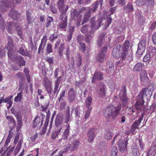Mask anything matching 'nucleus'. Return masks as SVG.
Listing matches in <instances>:
<instances>
[{
  "mask_svg": "<svg viewBox=\"0 0 156 156\" xmlns=\"http://www.w3.org/2000/svg\"><path fill=\"white\" fill-rule=\"evenodd\" d=\"M140 81L144 85L148 84L149 78L148 77L147 73L145 70H142L140 74Z\"/></svg>",
  "mask_w": 156,
  "mask_h": 156,
  "instance_id": "nucleus-10",
  "label": "nucleus"
},
{
  "mask_svg": "<svg viewBox=\"0 0 156 156\" xmlns=\"http://www.w3.org/2000/svg\"><path fill=\"white\" fill-rule=\"evenodd\" d=\"M10 140L11 139H10L8 138H7L5 145L2 148L1 151H0V153H1L3 152L5 153L7 151L8 149V145L9 143H10Z\"/></svg>",
  "mask_w": 156,
  "mask_h": 156,
  "instance_id": "nucleus-33",
  "label": "nucleus"
},
{
  "mask_svg": "<svg viewBox=\"0 0 156 156\" xmlns=\"http://www.w3.org/2000/svg\"><path fill=\"white\" fill-rule=\"evenodd\" d=\"M65 48V44L64 43L61 44L59 47L58 50V53L60 56H62L63 55V52Z\"/></svg>",
  "mask_w": 156,
  "mask_h": 156,
  "instance_id": "nucleus-46",
  "label": "nucleus"
},
{
  "mask_svg": "<svg viewBox=\"0 0 156 156\" xmlns=\"http://www.w3.org/2000/svg\"><path fill=\"white\" fill-rule=\"evenodd\" d=\"M20 25V24L17 22H9L7 24L6 29L8 33H11L12 32V29L13 26H14L15 28H17V26H19Z\"/></svg>",
  "mask_w": 156,
  "mask_h": 156,
  "instance_id": "nucleus-20",
  "label": "nucleus"
},
{
  "mask_svg": "<svg viewBox=\"0 0 156 156\" xmlns=\"http://www.w3.org/2000/svg\"><path fill=\"white\" fill-rule=\"evenodd\" d=\"M26 19L27 21V24H30L34 22L35 17L32 12L27 10L26 13Z\"/></svg>",
  "mask_w": 156,
  "mask_h": 156,
  "instance_id": "nucleus-16",
  "label": "nucleus"
},
{
  "mask_svg": "<svg viewBox=\"0 0 156 156\" xmlns=\"http://www.w3.org/2000/svg\"><path fill=\"white\" fill-rule=\"evenodd\" d=\"M95 19L94 17H92L91 19V27L93 28L94 31L98 28L101 26V20L99 19L96 21H95Z\"/></svg>",
  "mask_w": 156,
  "mask_h": 156,
  "instance_id": "nucleus-12",
  "label": "nucleus"
},
{
  "mask_svg": "<svg viewBox=\"0 0 156 156\" xmlns=\"http://www.w3.org/2000/svg\"><path fill=\"white\" fill-rule=\"evenodd\" d=\"M66 0H59L57 3L58 9L61 14H66L69 8L68 5H65Z\"/></svg>",
  "mask_w": 156,
  "mask_h": 156,
  "instance_id": "nucleus-9",
  "label": "nucleus"
},
{
  "mask_svg": "<svg viewBox=\"0 0 156 156\" xmlns=\"http://www.w3.org/2000/svg\"><path fill=\"white\" fill-rule=\"evenodd\" d=\"M49 105V102L48 101L47 102H46L44 103V105H42L41 108L42 110H41V111H45L47 110L48 107Z\"/></svg>",
  "mask_w": 156,
  "mask_h": 156,
  "instance_id": "nucleus-54",
  "label": "nucleus"
},
{
  "mask_svg": "<svg viewBox=\"0 0 156 156\" xmlns=\"http://www.w3.org/2000/svg\"><path fill=\"white\" fill-rule=\"evenodd\" d=\"M103 74L102 72L95 71L93 75L92 82L93 83H94L96 80L98 81L102 80L103 79Z\"/></svg>",
  "mask_w": 156,
  "mask_h": 156,
  "instance_id": "nucleus-13",
  "label": "nucleus"
},
{
  "mask_svg": "<svg viewBox=\"0 0 156 156\" xmlns=\"http://www.w3.org/2000/svg\"><path fill=\"white\" fill-rule=\"evenodd\" d=\"M46 60L47 62L49 63L50 65H52L53 63V60L51 57H47Z\"/></svg>",
  "mask_w": 156,
  "mask_h": 156,
  "instance_id": "nucleus-63",
  "label": "nucleus"
},
{
  "mask_svg": "<svg viewBox=\"0 0 156 156\" xmlns=\"http://www.w3.org/2000/svg\"><path fill=\"white\" fill-rule=\"evenodd\" d=\"M151 58V55L150 53H147L143 58V61L144 62H146Z\"/></svg>",
  "mask_w": 156,
  "mask_h": 156,
  "instance_id": "nucleus-60",
  "label": "nucleus"
},
{
  "mask_svg": "<svg viewBox=\"0 0 156 156\" xmlns=\"http://www.w3.org/2000/svg\"><path fill=\"white\" fill-rule=\"evenodd\" d=\"M71 15L72 19L76 22V25L78 27L80 25L82 20V16L80 15V13L76 9H74L71 12Z\"/></svg>",
  "mask_w": 156,
  "mask_h": 156,
  "instance_id": "nucleus-8",
  "label": "nucleus"
},
{
  "mask_svg": "<svg viewBox=\"0 0 156 156\" xmlns=\"http://www.w3.org/2000/svg\"><path fill=\"white\" fill-rule=\"evenodd\" d=\"M17 129H20L22 125L21 118L17 117Z\"/></svg>",
  "mask_w": 156,
  "mask_h": 156,
  "instance_id": "nucleus-50",
  "label": "nucleus"
},
{
  "mask_svg": "<svg viewBox=\"0 0 156 156\" xmlns=\"http://www.w3.org/2000/svg\"><path fill=\"white\" fill-rule=\"evenodd\" d=\"M76 97L75 91L74 89L71 88L68 93V98L69 102L71 103L74 100Z\"/></svg>",
  "mask_w": 156,
  "mask_h": 156,
  "instance_id": "nucleus-17",
  "label": "nucleus"
},
{
  "mask_svg": "<svg viewBox=\"0 0 156 156\" xmlns=\"http://www.w3.org/2000/svg\"><path fill=\"white\" fill-rule=\"evenodd\" d=\"M50 9L53 13H57V10L55 5H51L50 7Z\"/></svg>",
  "mask_w": 156,
  "mask_h": 156,
  "instance_id": "nucleus-62",
  "label": "nucleus"
},
{
  "mask_svg": "<svg viewBox=\"0 0 156 156\" xmlns=\"http://www.w3.org/2000/svg\"><path fill=\"white\" fill-rule=\"evenodd\" d=\"M92 99L91 97H88L85 101V105L87 108H89L91 105Z\"/></svg>",
  "mask_w": 156,
  "mask_h": 156,
  "instance_id": "nucleus-38",
  "label": "nucleus"
},
{
  "mask_svg": "<svg viewBox=\"0 0 156 156\" xmlns=\"http://www.w3.org/2000/svg\"><path fill=\"white\" fill-rule=\"evenodd\" d=\"M59 85L55 84V87L54 88V90L53 91V95H55V94L56 93V95H57L60 90L61 88V86H60L59 87Z\"/></svg>",
  "mask_w": 156,
  "mask_h": 156,
  "instance_id": "nucleus-47",
  "label": "nucleus"
},
{
  "mask_svg": "<svg viewBox=\"0 0 156 156\" xmlns=\"http://www.w3.org/2000/svg\"><path fill=\"white\" fill-rule=\"evenodd\" d=\"M105 138L107 140L111 139L112 137V134L109 130L106 131L105 133Z\"/></svg>",
  "mask_w": 156,
  "mask_h": 156,
  "instance_id": "nucleus-41",
  "label": "nucleus"
},
{
  "mask_svg": "<svg viewBox=\"0 0 156 156\" xmlns=\"http://www.w3.org/2000/svg\"><path fill=\"white\" fill-rule=\"evenodd\" d=\"M124 10L126 13L132 12L134 10L133 5L132 4L129 3L124 7Z\"/></svg>",
  "mask_w": 156,
  "mask_h": 156,
  "instance_id": "nucleus-29",
  "label": "nucleus"
},
{
  "mask_svg": "<svg viewBox=\"0 0 156 156\" xmlns=\"http://www.w3.org/2000/svg\"><path fill=\"white\" fill-rule=\"evenodd\" d=\"M118 141V145L119 150L121 152H123L127 149V146L128 143L126 139L124 137H122L119 134L116 135L114 137L112 142V145H113L115 143V141Z\"/></svg>",
  "mask_w": 156,
  "mask_h": 156,
  "instance_id": "nucleus-3",
  "label": "nucleus"
},
{
  "mask_svg": "<svg viewBox=\"0 0 156 156\" xmlns=\"http://www.w3.org/2000/svg\"><path fill=\"white\" fill-rule=\"evenodd\" d=\"M121 109V105L115 106L109 105L103 110V115L108 120H115L119 114Z\"/></svg>",
  "mask_w": 156,
  "mask_h": 156,
  "instance_id": "nucleus-2",
  "label": "nucleus"
},
{
  "mask_svg": "<svg viewBox=\"0 0 156 156\" xmlns=\"http://www.w3.org/2000/svg\"><path fill=\"white\" fill-rule=\"evenodd\" d=\"M105 55L104 53L99 52L97 57V60L100 62H103L105 61Z\"/></svg>",
  "mask_w": 156,
  "mask_h": 156,
  "instance_id": "nucleus-34",
  "label": "nucleus"
},
{
  "mask_svg": "<svg viewBox=\"0 0 156 156\" xmlns=\"http://www.w3.org/2000/svg\"><path fill=\"white\" fill-rule=\"evenodd\" d=\"M80 144L79 141L77 140H74L71 145L72 149L73 151L76 150L79 145Z\"/></svg>",
  "mask_w": 156,
  "mask_h": 156,
  "instance_id": "nucleus-39",
  "label": "nucleus"
},
{
  "mask_svg": "<svg viewBox=\"0 0 156 156\" xmlns=\"http://www.w3.org/2000/svg\"><path fill=\"white\" fill-rule=\"evenodd\" d=\"M52 24H53V19L51 17L48 16L47 19L46 27H51Z\"/></svg>",
  "mask_w": 156,
  "mask_h": 156,
  "instance_id": "nucleus-43",
  "label": "nucleus"
},
{
  "mask_svg": "<svg viewBox=\"0 0 156 156\" xmlns=\"http://www.w3.org/2000/svg\"><path fill=\"white\" fill-rule=\"evenodd\" d=\"M52 52V46L51 44H47L46 48V52L47 54H49L50 53Z\"/></svg>",
  "mask_w": 156,
  "mask_h": 156,
  "instance_id": "nucleus-52",
  "label": "nucleus"
},
{
  "mask_svg": "<svg viewBox=\"0 0 156 156\" xmlns=\"http://www.w3.org/2000/svg\"><path fill=\"white\" fill-rule=\"evenodd\" d=\"M66 114L65 116V119L64 122L67 123L69 121L72 114L70 115V107L69 106L66 107Z\"/></svg>",
  "mask_w": 156,
  "mask_h": 156,
  "instance_id": "nucleus-27",
  "label": "nucleus"
},
{
  "mask_svg": "<svg viewBox=\"0 0 156 156\" xmlns=\"http://www.w3.org/2000/svg\"><path fill=\"white\" fill-rule=\"evenodd\" d=\"M139 93L143 97L145 95L147 98L150 97L152 95V93L147 90L146 87L142 88Z\"/></svg>",
  "mask_w": 156,
  "mask_h": 156,
  "instance_id": "nucleus-24",
  "label": "nucleus"
},
{
  "mask_svg": "<svg viewBox=\"0 0 156 156\" xmlns=\"http://www.w3.org/2000/svg\"><path fill=\"white\" fill-rule=\"evenodd\" d=\"M22 145L20 144H17L16 147L14 152V154L15 155H16L20 150Z\"/></svg>",
  "mask_w": 156,
  "mask_h": 156,
  "instance_id": "nucleus-53",
  "label": "nucleus"
},
{
  "mask_svg": "<svg viewBox=\"0 0 156 156\" xmlns=\"http://www.w3.org/2000/svg\"><path fill=\"white\" fill-rule=\"evenodd\" d=\"M156 110V106L154 105H152L149 108H148L147 105H146L142 111L144 113H147L148 114H152Z\"/></svg>",
  "mask_w": 156,
  "mask_h": 156,
  "instance_id": "nucleus-21",
  "label": "nucleus"
},
{
  "mask_svg": "<svg viewBox=\"0 0 156 156\" xmlns=\"http://www.w3.org/2000/svg\"><path fill=\"white\" fill-rule=\"evenodd\" d=\"M126 86L123 85L120 91L119 96L120 99L122 102V104L124 106L126 105L128 100V98L126 97Z\"/></svg>",
  "mask_w": 156,
  "mask_h": 156,
  "instance_id": "nucleus-6",
  "label": "nucleus"
},
{
  "mask_svg": "<svg viewBox=\"0 0 156 156\" xmlns=\"http://www.w3.org/2000/svg\"><path fill=\"white\" fill-rule=\"evenodd\" d=\"M45 87L49 86L51 85L49 80L46 78H45L44 79L43 81Z\"/></svg>",
  "mask_w": 156,
  "mask_h": 156,
  "instance_id": "nucleus-61",
  "label": "nucleus"
},
{
  "mask_svg": "<svg viewBox=\"0 0 156 156\" xmlns=\"http://www.w3.org/2000/svg\"><path fill=\"white\" fill-rule=\"evenodd\" d=\"M47 38L46 35L44 36L41 40V43L39 45L38 50V53L39 54L42 53L43 52L44 46L47 41Z\"/></svg>",
  "mask_w": 156,
  "mask_h": 156,
  "instance_id": "nucleus-18",
  "label": "nucleus"
},
{
  "mask_svg": "<svg viewBox=\"0 0 156 156\" xmlns=\"http://www.w3.org/2000/svg\"><path fill=\"white\" fill-rule=\"evenodd\" d=\"M95 130V129L91 128L89 130L88 132V141L90 143H92L94 139L95 136L94 133Z\"/></svg>",
  "mask_w": 156,
  "mask_h": 156,
  "instance_id": "nucleus-19",
  "label": "nucleus"
},
{
  "mask_svg": "<svg viewBox=\"0 0 156 156\" xmlns=\"http://www.w3.org/2000/svg\"><path fill=\"white\" fill-rule=\"evenodd\" d=\"M130 47V43L128 40L124 41L122 48L120 45H117L112 50V54L113 56L115 58L120 57L122 61L127 60L128 57L129 56L128 52L129 51Z\"/></svg>",
  "mask_w": 156,
  "mask_h": 156,
  "instance_id": "nucleus-1",
  "label": "nucleus"
},
{
  "mask_svg": "<svg viewBox=\"0 0 156 156\" xmlns=\"http://www.w3.org/2000/svg\"><path fill=\"white\" fill-rule=\"evenodd\" d=\"M91 13V12L89 10H88L87 12L85 13L84 15L83 22L81 24L82 25L83 24L88 20L90 17Z\"/></svg>",
  "mask_w": 156,
  "mask_h": 156,
  "instance_id": "nucleus-32",
  "label": "nucleus"
},
{
  "mask_svg": "<svg viewBox=\"0 0 156 156\" xmlns=\"http://www.w3.org/2000/svg\"><path fill=\"white\" fill-rule=\"evenodd\" d=\"M8 41L7 45V49L8 50V55L9 56L10 52L12 51L13 48V42L12 39L10 36L8 37Z\"/></svg>",
  "mask_w": 156,
  "mask_h": 156,
  "instance_id": "nucleus-22",
  "label": "nucleus"
},
{
  "mask_svg": "<svg viewBox=\"0 0 156 156\" xmlns=\"http://www.w3.org/2000/svg\"><path fill=\"white\" fill-rule=\"evenodd\" d=\"M41 121L40 117H39L38 115H37L33 123V128H34L36 127L39 123Z\"/></svg>",
  "mask_w": 156,
  "mask_h": 156,
  "instance_id": "nucleus-40",
  "label": "nucleus"
},
{
  "mask_svg": "<svg viewBox=\"0 0 156 156\" xmlns=\"http://www.w3.org/2000/svg\"><path fill=\"white\" fill-rule=\"evenodd\" d=\"M82 59L81 58V56L80 55H78V58L76 60L77 61V66H78V68L80 67V66L82 64Z\"/></svg>",
  "mask_w": 156,
  "mask_h": 156,
  "instance_id": "nucleus-59",
  "label": "nucleus"
},
{
  "mask_svg": "<svg viewBox=\"0 0 156 156\" xmlns=\"http://www.w3.org/2000/svg\"><path fill=\"white\" fill-rule=\"evenodd\" d=\"M152 38L153 43L156 44V32L154 33L152 36Z\"/></svg>",
  "mask_w": 156,
  "mask_h": 156,
  "instance_id": "nucleus-64",
  "label": "nucleus"
},
{
  "mask_svg": "<svg viewBox=\"0 0 156 156\" xmlns=\"http://www.w3.org/2000/svg\"><path fill=\"white\" fill-rule=\"evenodd\" d=\"M16 29L17 31L18 34L20 37L22 38V37H23V33L22 29L20 27V25L19 26H17V28H16Z\"/></svg>",
  "mask_w": 156,
  "mask_h": 156,
  "instance_id": "nucleus-57",
  "label": "nucleus"
},
{
  "mask_svg": "<svg viewBox=\"0 0 156 156\" xmlns=\"http://www.w3.org/2000/svg\"><path fill=\"white\" fill-rule=\"evenodd\" d=\"M92 109V108H89L86 111L84 115V119H87L89 118L90 115V114Z\"/></svg>",
  "mask_w": 156,
  "mask_h": 156,
  "instance_id": "nucleus-49",
  "label": "nucleus"
},
{
  "mask_svg": "<svg viewBox=\"0 0 156 156\" xmlns=\"http://www.w3.org/2000/svg\"><path fill=\"white\" fill-rule=\"evenodd\" d=\"M12 95H10L9 96L5 98L4 99L3 102L7 103L9 105V106L7 107V108H10L12 106V101H11V99L13 97Z\"/></svg>",
  "mask_w": 156,
  "mask_h": 156,
  "instance_id": "nucleus-28",
  "label": "nucleus"
},
{
  "mask_svg": "<svg viewBox=\"0 0 156 156\" xmlns=\"http://www.w3.org/2000/svg\"><path fill=\"white\" fill-rule=\"evenodd\" d=\"M146 41L145 39H142L139 42L138 44V47L140 48H142V50L146 48Z\"/></svg>",
  "mask_w": 156,
  "mask_h": 156,
  "instance_id": "nucleus-42",
  "label": "nucleus"
},
{
  "mask_svg": "<svg viewBox=\"0 0 156 156\" xmlns=\"http://www.w3.org/2000/svg\"><path fill=\"white\" fill-rule=\"evenodd\" d=\"M17 59L19 67H20L22 66H25L26 62L24 60L22 56H18L17 57Z\"/></svg>",
  "mask_w": 156,
  "mask_h": 156,
  "instance_id": "nucleus-31",
  "label": "nucleus"
},
{
  "mask_svg": "<svg viewBox=\"0 0 156 156\" xmlns=\"http://www.w3.org/2000/svg\"><path fill=\"white\" fill-rule=\"evenodd\" d=\"M132 153L134 156H139L140 155L139 149L136 147L133 148Z\"/></svg>",
  "mask_w": 156,
  "mask_h": 156,
  "instance_id": "nucleus-48",
  "label": "nucleus"
},
{
  "mask_svg": "<svg viewBox=\"0 0 156 156\" xmlns=\"http://www.w3.org/2000/svg\"><path fill=\"white\" fill-rule=\"evenodd\" d=\"M105 35V33L100 34L99 35L98 39L97 40V44L99 47L102 46L103 43V41L104 40V37Z\"/></svg>",
  "mask_w": 156,
  "mask_h": 156,
  "instance_id": "nucleus-25",
  "label": "nucleus"
},
{
  "mask_svg": "<svg viewBox=\"0 0 156 156\" xmlns=\"http://www.w3.org/2000/svg\"><path fill=\"white\" fill-rule=\"evenodd\" d=\"M66 106V103L64 101L61 102L59 107V109L60 111L63 110L65 108Z\"/></svg>",
  "mask_w": 156,
  "mask_h": 156,
  "instance_id": "nucleus-56",
  "label": "nucleus"
},
{
  "mask_svg": "<svg viewBox=\"0 0 156 156\" xmlns=\"http://www.w3.org/2000/svg\"><path fill=\"white\" fill-rule=\"evenodd\" d=\"M135 107L137 110L142 111L146 105H144V97L139 93L136 98Z\"/></svg>",
  "mask_w": 156,
  "mask_h": 156,
  "instance_id": "nucleus-7",
  "label": "nucleus"
},
{
  "mask_svg": "<svg viewBox=\"0 0 156 156\" xmlns=\"http://www.w3.org/2000/svg\"><path fill=\"white\" fill-rule=\"evenodd\" d=\"M22 99V92L18 93L17 95L15 98L14 101L16 102H20Z\"/></svg>",
  "mask_w": 156,
  "mask_h": 156,
  "instance_id": "nucleus-45",
  "label": "nucleus"
},
{
  "mask_svg": "<svg viewBox=\"0 0 156 156\" xmlns=\"http://www.w3.org/2000/svg\"><path fill=\"white\" fill-rule=\"evenodd\" d=\"M107 65V68L106 69V72L107 74H111L114 70V64L111 62H108Z\"/></svg>",
  "mask_w": 156,
  "mask_h": 156,
  "instance_id": "nucleus-26",
  "label": "nucleus"
},
{
  "mask_svg": "<svg viewBox=\"0 0 156 156\" xmlns=\"http://www.w3.org/2000/svg\"><path fill=\"white\" fill-rule=\"evenodd\" d=\"M154 0H137V4L141 6L144 4L153 5L154 4Z\"/></svg>",
  "mask_w": 156,
  "mask_h": 156,
  "instance_id": "nucleus-23",
  "label": "nucleus"
},
{
  "mask_svg": "<svg viewBox=\"0 0 156 156\" xmlns=\"http://www.w3.org/2000/svg\"><path fill=\"white\" fill-rule=\"evenodd\" d=\"M80 30L83 34L93 33L94 32V30H93L91 26H90L88 25H85L82 26Z\"/></svg>",
  "mask_w": 156,
  "mask_h": 156,
  "instance_id": "nucleus-15",
  "label": "nucleus"
},
{
  "mask_svg": "<svg viewBox=\"0 0 156 156\" xmlns=\"http://www.w3.org/2000/svg\"><path fill=\"white\" fill-rule=\"evenodd\" d=\"M6 118L9 121V124H12V127H14L15 126L16 122L13 117L12 116H7Z\"/></svg>",
  "mask_w": 156,
  "mask_h": 156,
  "instance_id": "nucleus-35",
  "label": "nucleus"
},
{
  "mask_svg": "<svg viewBox=\"0 0 156 156\" xmlns=\"http://www.w3.org/2000/svg\"><path fill=\"white\" fill-rule=\"evenodd\" d=\"M99 1H98L94 2L92 5V7L89 8V10L91 12H95L97 10L99 6Z\"/></svg>",
  "mask_w": 156,
  "mask_h": 156,
  "instance_id": "nucleus-30",
  "label": "nucleus"
},
{
  "mask_svg": "<svg viewBox=\"0 0 156 156\" xmlns=\"http://www.w3.org/2000/svg\"><path fill=\"white\" fill-rule=\"evenodd\" d=\"M48 94L50 95L52 90L51 85L45 87Z\"/></svg>",
  "mask_w": 156,
  "mask_h": 156,
  "instance_id": "nucleus-58",
  "label": "nucleus"
},
{
  "mask_svg": "<svg viewBox=\"0 0 156 156\" xmlns=\"http://www.w3.org/2000/svg\"><path fill=\"white\" fill-rule=\"evenodd\" d=\"M20 12L12 8L9 14V16L11 19L16 20H18L19 17L20 16Z\"/></svg>",
  "mask_w": 156,
  "mask_h": 156,
  "instance_id": "nucleus-11",
  "label": "nucleus"
},
{
  "mask_svg": "<svg viewBox=\"0 0 156 156\" xmlns=\"http://www.w3.org/2000/svg\"><path fill=\"white\" fill-rule=\"evenodd\" d=\"M111 156H118V150L117 147H114L110 151Z\"/></svg>",
  "mask_w": 156,
  "mask_h": 156,
  "instance_id": "nucleus-44",
  "label": "nucleus"
},
{
  "mask_svg": "<svg viewBox=\"0 0 156 156\" xmlns=\"http://www.w3.org/2000/svg\"><path fill=\"white\" fill-rule=\"evenodd\" d=\"M148 50L149 53H155L156 51V48L152 46H150L148 48Z\"/></svg>",
  "mask_w": 156,
  "mask_h": 156,
  "instance_id": "nucleus-55",
  "label": "nucleus"
},
{
  "mask_svg": "<svg viewBox=\"0 0 156 156\" xmlns=\"http://www.w3.org/2000/svg\"><path fill=\"white\" fill-rule=\"evenodd\" d=\"M106 87L103 83H101L96 89V92L98 97L100 98H103L106 95Z\"/></svg>",
  "mask_w": 156,
  "mask_h": 156,
  "instance_id": "nucleus-4",
  "label": "nucleus"
},
{
  "mask_svg": "<svg viewBox=\"0 0 156 156\" xmlns=\"http://www.w3.org/2000/svg\"><path fill=\"white\" fill-rule=\"evenodd\" d=\"M66 128L64 130V131L62 136V137L59 139L58 140L59 142H61L62 140H67L69 135V129L70 128V125L69 124L67 123L66 124Z\"/></svg>",
  "mask_w": 156,
  "mask_h": 156,
  "instance_id": "nucleus-14",
  "label": "nucleus"
},
{
  "mask_svg": "<svg viewBox=\"0 0 156 156\" xmlns=\"http://www.w3.org/2000/svg\"><path fill=\"white\" fill-rule=\"evenodd\" d=\"M60 22L58 25V28L60 30H63L67 27L68 16L66 14H61L59 17Z\"/></svg>",
  "mask_w": 156,
  "mask_h": 156,
  "instance_id": "nucleus-5",
  "label": "nucleus"
},
{
  "mask_svg": "<svg viewBox=\"0 0 156 156\" xmlns=\"http://www.w3.org/2000/svg\"><path fill=\"white\" fill-rule=\"evenodd\" d=\"M79 44L80 45L79 48L80 50L83 52H84L86 49L85 44L84 43L80 42L79 43Z\"/></svg>",
  "mask_w": 156,
  "mask_h": 156,
  "instance_id": "nucleus-51",
  "label": "nucleus"
},
{
  "mask_svg": "<svg viewBox=\"0 0 156 156\" xmlns=\"http://www.w3.org/2000/svg\"><path fill=\"white\" fill-rule=\"evenodd\" d=\"M93 36V33L87 34L85 37L86 42L89 44L90 43L92 40Z\"/></svg>",
  "mask_w": 156,
  "mask_h": 156,
  "instance_id": "nucleus-37",
  "label": "nucleus"
},
{
  "mask_svg": "<svg viewBox=\"0 0 156 156\" xmlns=\"http://www.w3.org/2000/svg\"><path fill=\"white\" fill-rule=\"evenodd\" d=\"M142 68V65L141 63L139 62L136 64L134 66L133 71L134 72L140 71Z\"/></svg>",
  "mask_w": 156,
  "mask_h": 156,
  "instance_id": "nucleus-36",
  "label": "nucleus"
}]
</instances>
